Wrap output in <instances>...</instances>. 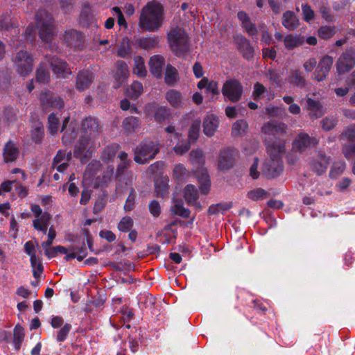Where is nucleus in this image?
I'll list each match as a JSON object with an SVG mask.
<instances>
[{
  "mask_svg": "<svg viewBox=\"0 0 355 355\" xmlns=\"http://www.w3.org/2000/svg\"><path fill=\"white\" fill-rule=\"evenodd\" d=\"M164 20V9L162 4L156 0H153L142 8L139 26L143 31L155 32L162 27Z\"/></svg>",
  "mask_w": 355,
  "mask_h": 355,
  "instance_id": "nucleus-1",
  "label": "nucleus"
},
{
  "mask_svg": "<svg viewBox=\"0 0 355 355\" xmlns=\"http://www.w3.org/2000/svg\"><path fill=\"white\" fill-rule=\"evenodd\" d=\"M35 21L40 38L44 44L49 45L50 50L56 51L58 46L52 42L55 34V26L51 14L46 10H39L35 15Z\"/></svg>",
  "mask_w": 355,
  "mask_h": 355,
  "instance_id": "nucleus-2",
  "label": "nucleus"
},
{
  "mask_svg": "<svg viewBox=\"0 0 355 355\" xmlns=\"http://www.w3.org/2000/svg\"><path fill=\"white\" fill-rule=\"evenodd\" d=\"M101 163L98 161H92L90 162L84 173L83 182L85 185L98 187L106 184L113 175L114 167L108 166L107 171L105 172L102 178H100L98 173H101Z\"/></svg>",
  "mask_w": 355,
  "mask_h": 355,
  "instance_id": "nucleus-3",
  "label": "nucleus"
},
{
  "mask_svg": "<svg viewBox=\"0 0 355 355\" xmlns=\"http://www.w3.org/2000/svg\"><path fill=\"white\" fill-rule=\"evenodd\" d=\"M270 160L266 164L268 175L272 178L279 175L283 170L282 155L284 152V144L281 141L266 143Z\"/></svg>",
  "mask_w": 355,
  "mask_h": 355,
  "instance_id": "nucleus-4",
  "label": "nucleus"
},
{
  "mask_svg": "<svg viewBox=\"0 0 355 355\" xmlns=\"http://www.w3.org/2000/svg\"><path fill=\"white\" fill-rule=\"evenodd\" d=\"M168 40L172 51L178 56L183 55L189 51L188 35L184 30L176 27L168 34Z\"/></svg>",
  "mask_w": 355,
  "mask_h": 355,
  "instance_id": "nucleus-5",
  "label": "nucleus"
},
{
  "mask_svg": "<svg viewBox=\"0 0 355 355\" xmlns=\"http://www.w3.org/2000/svg\"><path fill=\"white\" fill-rule=\"evenodd\" d=\"M160 148L157 141L146 140L141 142L135 150V161L139 164H144L154 159Z\"/></svg>",
  "mask_w": 355,
  "mask_h": 355,
  "instance_id": "nucleus-6",
  "label": "nucleus"
},
{
  "mask_svg": "<svg viewBox=\"0 0 355 355\" xmlns=\"http://www.w3.org/2000/svg\"><path fill=\"white\" fill-rule=\"evenodd\" d=\"M13 63L17 72L24 77L29 75L33 68L32 55L26 51H20L14 57Z\"/></svg>",
  "mask_w": 355,
  "mask_h": 355,
  "instance_id": "nucleus-7",
  "label": "nucleus"
},
{
  "mask_svg": "<svg viewBox=\"0 0 355 355\" xmlns=\"http://www.w3.org/2000/svg\"><path fill=\"white\" fill-rule=\"evenodd\" d=\"M95 149L96 144L94 139L80 135L74 148V156L79 158L82 162H85Z\"/></svg>",
  "mask_w": 355,
  "mask_h": 355,
  "instance_id": "nucleus-8",
  "label": "nucleus"
},
{
  "mask_svg": "<svg viewBox=\"0 0 355 355\" xmlns=\"http://www.w3.org/2000/svg\"><path fill=\"white\" fill-rule=\"evenodd\" d=\"M222 94L225 98L232 102H236L241 98L243 94V86L236 79L231 78L227 80L222 88Z\"/></svg>",
  "mask_w": 355,
  "mask_h": 355,
  "instance_id": "nucleus-9",
  "label": "nucleus"
},
{
  "mask_svg": "<svg viewBox=\"0 0 355 355\" xmlns=\"http://www.w3.org/2000/svg\"><path fill=\"white\" fill-rule=\"evenodd\" d=\"M318 144V140L311 137L309 135L302 132L297 135L293 142V150L302 153L307 148L314 147Z\"/></svg>",
  "mask_w": 355,
  "mask_h": 355,
  "instance_id": "nucleus-10",
  "label": "nucleus"
},
{
  "mask_svg": "<svg viewBox=\"0 0 355 355\" xmlns=\"http://www.w3.org/2000/svg\"><path fill=\"white\" fill-rule=\"evenodd\" d=\"M55 251L58 253L65 254L64 259L68 261L76 258L79 261H82L87 255L86 248L83 246H72L67 248L64 246H55Z\"/></svg>",
  "mask_w": 355,
  "mask_h": 355,
  "instance_id": "nucleus-11",
  "label": "nucleus"
},
{
  "mask_svg": "<svg viewBox=\"0 0 355 355\" xmlns=\"http://www.w3.org/2000/svg\"><path fill=\"white\" fill-rule=\"evenodd\" d=\"M46 59L49 62L53 72L58 77L65 78L71 74V71L66 62L55 57L49 59L46 56Z\"/></svg>",
  "mask_w": 355,
  "mask_h": 355,
  "instance_id": "nucleus-12",
  "label": "nucleus"
},
{
  "mask_svg": "<svg viewBox=\"0 0 355 355\" xmlns=\"http://www.w3.org/2000/svg\"><path fill=\"white\" fill-rule=\"evenodd\" d=\"M355 64V52L347 50L342 54L337 62V71L339 74L348 71Z\"/></svg>",
  "mask_w": 355,
  "mask_h": 355,
  "instance_id": "nucleus-13",
  "label": "nucleus"
},
{
  "mask_svg": "<svg viewBox=\"0 0 355 355\" xmlns=\"http://www.w3.org/2000/svg\"><path fill=\"white\" fill-rule=\"evenodd\" d=\"M333 64V58L329 55L323 57L313 74L314 79L318 81L323 80L328 75Z\"/></svg>",
  "mask_w": 355,
  "mask_h": 355,
  "instance_id": "nucleus-14",
  "label": "nucleus"
},
{
  "mask_svg": "<svg viewBox=\"0 0 355 355\" xmlns=\"http://www.w3.org/2000/svg\"><path fill=\"white\" fill-rule=\"evenodd\" d=\"M64 40L68 46L74 49H81L84 45L83 35L73 29L65 32Z\"/></svg>",
  "mask_w": 355,
  "mask_h": 355,
  "instance_id": "nucleus-15",
  "label": "nucleus"
},
{
  "mask_svg": "<svg viewBox=\"0 0 355 355\" xmlns=\"http://www.w3.org/2000/svg\"><path fill=\"white\" fill-rule=\"evenodd\" d=\"M236 152L232 148H225L220 152L218 159V166L220 170L230 168L234 163Z\"/></svg>",
  "mask_w": 355,
  "mask_h": 355,
  "instance_id": "nucleus-16",
  "label": "nucleus"
},
{
  "mask_svg": "<svg viewBox=\"0 0 355 355\" xmlns=\"http://www.w3.org/2000/svg\"><path fill=\"white\" fill-rule=\"evenodd\" d=\"M116 71L114 73V83L113 87L119 88L128 79L129 71L127 64L123 61H117Z\"/></svg>",
  "mask_w": 355,
  "mask_h": 355,
  "instance_id": "nucleus-17",
  "label": "nucleus"
},
{
  "mask_svg": "<svg viewBox=\"0 0 355 355\" xmlns=\"http://www.w3.org/2000/svg\"><path fill=\"white\" fill-rule=\"evenodd\" d=\"M329 164V157L324 153L318 152L310 162L311 168L318 175H322L325 173Z\"/></svg>",
  "mask_w": 355,
  "mask_h": 355,
  "instance_id": "nucleus-18",
  "label": "nucleus"
},
{
  "mask_svg": "<svg viewBox=\"0 0 355 355\" xmlns=\"http://www.w3.org/2000/svg\"><path fill=\"white\" fill-rule=\"evenodd\" d=\"M71 159V152H66L64 150H60L58 151L55 157L53 162V168H56L57 171L62 173L64 171L68 166L69 162Z\"/></svg>",
  "mask_w": 355,
  "mask_h": 355,
  "instance_id": "nucleus-19",
  "label": "nucleus"
},
{
  "mask_svg": "<svg viewBox=\"0 0 355 355\" xmlns=\"http://www.w3.org/2000/svg\"><path fill=\"white\" fill-rule=\"evenodd\" d=\"M42 106L44 110L49 107L62 108L64 106L63 100L58 96H54L50 92L42 93L40 96Z\"/></svg>",
  "mask_w": 355,
  "mask_h": 355,
  "instance_id": "nucleus-20",
  "label": "nucleus"
},
{
  "mask_svg": "<svg viewBox=\"0 0 355 355\" xmlns=\"http://www.w3.org/2000/svg\"><path fill=\"white\" fill-rule=\"evenodd\" d=\"M98 130V121L93 118H87L82 123L81 136L95 139Z\"/></svg>",
  "mask_w": 355,
  "mask_h": 355,
  "instance_id": "nucleus-21",
  "label": "nucleus"
},
{
  "mask_svg": "<svg viewBox=\"0 0 355 355\" xmlns=\"http://www.w3.org/2000/svg\"><path fill=\"white\" fill-rule=\"evenodd\" d=\"M80 21L83 26L91 28H97V21L92 14L91 8L87 3L83 4L80 12Z\"/></svg>",
  "mask_w": 355,
  "mask_h": 355,
  "instance_id": "nucleus-22",
  "label": "nucleus"
},
{
  "mask_svg": "<svg viewBox=\"0 0 355 355\" xmlns=\"http://www.w3.org/2000/svg\"><path fill=\"white\" fill-rule=\"evenodd\" d=\"M197 87L200 89H205L207 96L213 98L219 94L218 83L215 80H209L207 78H202L198 83Z\"/></svg>",
  "mask_w": 355,
  "mask_h": 355,
  "instance_id": "nucleus-23",
  "label": "nucleus"
},
{
  "mask_svg": "<svg viewBox=\"0 0 355 355\" xmlns=\"http://www.w3.org/2000/svg\"><path fill=\"white\" fill-rule=\"evenodd\" d=\"M234 42L244 58L250 59L253 57V48L250 45V42L244 36L241 35H236L234 37Z\"/></svg>",
  "mask_w": 355,
  "mask_h": 355,
  "instance_id": "nucleus-24",
  "label": "nucleus"
},
{
  "mask_svg": "<svg viewBox=\"0 0 355 355\" xmlns=\"http://www.w3.org/2000/svg\"><path fill=\"white\" fill-rule=\"evenodd\" d=\"M93 80L94 74L91 71H81L77 76L76 87L79 91H84L89 87Z\"/></svg>",
  "mask_w": 355,
  "mask_h": 355,
  "instance_id": "nucleus-25",
  "label": "nucleus"
},
{
  "mask_svg": "<svg viewBox=\"0 0 355 355\" xmlns=\"http://www.w3.org/2000/svg\"><path fill=\"white\" fill-rule=\"evenodd\" d=\"M141 128V121L135 116H128L123 119L122 128L126 135L137 132Z\"/></svg>",
  "mask_w": 355,
  "mask_h": 355,
  "instance_id": "nucleus-26",
  "label": "nucleus"
},
{
  "mask_svg": "<svg viewBox=\"0 0 355 355\" xmlns=\"http://www.w3.org/2000/svg\"><path fill=\"white\" fill-rule=\"evenodd\" d=\"M69 121V117H67L62 127V131L64 132L62 137V141L64 144H71L73 139L77 136V132L76 130V124L71 122L69 125H67Z\"/></svg>",
  "mask_w": 355,
  "mask_h": 355,
  "instance_id": "nucleus-27",
  "label": "nucleus"
},
{
  "mask_svg": "<svg viewBox=\"0 0 355 355\" xmlns=\"http://www.w3.org/2000/svg\"><path fill=\"white\" fill-rule=\"evenodd\" d=\"M165 98L169 105L174 108H183L184 101L181 93L175 89H169L165 94Z\"/></svg>",
  "mask_w": 355,
  "mask_h": 355,
  "instance_id": "nucleus-28",
  "label": "nucleus"
},
{
  "mask_svg": "<svg viewBox=\"0 0 355 355\" xmlns=\"http://www.w3.org/2000/svg\"><path fill=\"white\" fill-rule=\"evenodd\" d=\"M164 58L159 55H153L149 60V67L151 73L156 78L162 75V69L164 65Z\"/></svg>",
  "mask_w": 355,
  "mask_h": 355,
  "instance_id": "nucleus-29",
  "label": "nucleus"
},
{
  "mask_svg": "<svg viewBox=\"0 0 355 355\" xmlns=\"http://www.w3.org/2000/svg\"><path fill=\"white\" fill-rule=\"evenodd\" d=\"M286 129V125L284 123L272 121L264 123L261 130L264 134L275 135L284 132Z\"/></svg>",
  "mask_w": 355,
  "mask_h": 355,
  "instance_id": "nucleus-30",
  "label": "nucleus"
},
{
  "mask_svg": "<svg viewBox=\"0 0 355 355\" xmlns=\"http://www.w3.org/2000/svg\"><path fill=\"white\" fill-rule=\"evenodd\" d=\"M159 43V38L157 36L142 37L135 38L133 45L144 50H148L155 48Z\"/></svg>",
  "mask_w": 355,
  "mask_h": 355,
  "instance_id": "nucleus-31",
  "label": "nucleus"
},
{
  "mask_svg": "<svg viewBox=\"0 0 355 355\" xmlns=\"http://www.w3.org/2000/svg\"><path fill=\"white\" fill-rule=\"evenodd\" d=\"M218 126V119L214 114L207 115L203 121V132L207 137L214 135Z\"/></svg>",
  "mask_w": 355,
  "mask_h": 355,
  "instance_id": "nucleus-32",
  "label": "nucleus"
},
{
  "mask_svg": "<svg viewBox=\"0 0 355 355\" xmlns=\"http://www.w3.org/2000/svg\"><path fill=\"white\" fill-rule=\"evenodd\" d=\"M184 198L189 205L194 206L196 209H201V205L197 201L198 198V191L192 184H188L184 188Z\"/></svg>",
  "mask_w": 355,
  "mask_h": 355,
  "instance_id": "nucleus-33",
  "label": "nucleus"
},
{
  "mask_svg": "<svg viewBox=\"0 0 355 355\" xmlns=\"http://www.w3.org/2000/svg\"><path fill=\"white\" fill-rule=\"evenodd\" d=\"M19 156V149L12 141H8L3 149V158L6 162L15 161Z\"/></svg>",
  "mask_w": 355,
  "mask_h": 355,
  "instance_id": "nucleus-34",
  "label": "nucleus"
},
{
  "mask_svg": "<svg viewBox=\"0 0 355 355\" xmlns=\"http://www.w3.org/2000/svg\"><path fill=\"white\" fill-rule=\"evenodd\" d=\"M51 218V214L47 212H44L33 221V227L37 230L41 231L44 234H46Z\"/></svg>",
  "mask_w": 355,
  "mask_h": 355,
  "instance_id": "nucleus-35",
  "label": "nucleus"
},
{
  "mask_svg": "<svg viewBox=\"0 0 355 355\" xmlns=\"http://www.w3.org/2000/svg\"><path fill=\"white\" fill-rule=\"evenodd\" d=\"M237 15L248 34L251 36L256 35L257 29L255 25L250 21L248 15L243 11L239 12Z\"/></svg>",
  "mask_w": 355,
  "mask_h": 355,
  "instance_id": "nucleus-36",
  "label": "nucleus"
},
{
  "mask_svg": "<svg viewBox=\"0 0 355 355\" xmlns=\"http://www.w3.org/2000/svg\"><path fill=\"white\" fill-rule=\"evenodd\" d=\"M196 176L200 183V189L202 193H208L210 187V179L207 171L205 169H202L196 173Z\"/></svg>",
  "mask_w": 355,
  "mask_h": 355,
  "instance_id": "nucleus-37",
  "label": "nucleus"
},
{
  "mask_svg": "<svg viewBox=\"0 0 355 355\" xmlns=\"http://www.w3.org/2000/svg\"><path fill=\"white\" fill-rule=\"evenodd\" d=\"M282 24L286 28L292 31L298 26L299 20L293 12L287 11L284 13Z\"/></svg>",
  "mask_w": 355,
  "mask_h": 355,
  "instance_id": "nucleus-38",
  "label": "nucleus"
},
{
  "mask_svg": "<svg viewBox=\"0 0 355 355\" xmlns=\"http://www.w3.org/2000/svg\"><path fill=\"white\" fill-rule=\"evenodd\" d=\"M307 105L310 111L309 115L313 119H318L324 113V110L320 103L311 98H308Z\"/></svg>",
  "mask_w": 355,
  "mask_h": 355,
  "instance_id": "nucleus-39",
  "label": "nucleus"
},
{
  "mask_svg": "<svg viewBox=\"0 0 355 355\" xmlns=\"http://www.w3.org/2000/svg\"><path fill=\"white\" fill-rule=\"evenodd\" d=\"M2 119L4 125H10L17 121L18 119V110L14 107L6 108L2 114Z\"/></svg>",
  "mask_w": 355,
  "mask_h": 355,
  "instance_id": "nucleus-40",
  "label": "nucleus"
},
{
  "mask_svg": "<svg viewBox=\"0 0 355 355\" xmlns=\"http://www.w3.org/2000/svg\"><path fill=\"white\" fill-rule=\"evenodd\" d=\"M176 236L175 230L173 229V225L170 224L165 227L160 235V241L164 243H171Z\"/></svg>",
  "mask_w": 355,
  "mask_h": 355,
  "instance_id": "nucleus-41",
  "label": "nucleus"
},
{
  "mask_svg": "<svg viewBox=\"0 0 355 355\" xmlns=\"http://www.w3.org/2000/svg\"><path fill=\"white\" fill-rule=\"evenodd\" d=\"M120 163L116 171V178L121 182V175L130 166L131 160L128 159V154L125 152H120L119 154Z\"/></svg>",
  "mask_w": 355,
  "mask_h": 355,
  "instance_id": "nucleus-42",
  "label": "nucleus"
},
{
  "mask_svg": "<svg viewBox=\"0 0 355 355\" xmlns=\"http://www.w3.org/2000/svg\"><path fill=\"white\" fill-rule=\"evenodd\" d=\"M133 73L139 77H144L147 73L145 62L142 57L135 56L134 58Z\"/></svg>",
  "mask_w": 355,
  "mask_h": 355,
  "instance_id": "nucleus-43",
  "label": "nucleus"
},
{
  "mask_svg": "<svg viewBox=\"0 0 355 355\" xmlns=\"http://www.w3.org/2000/svg\"><path fill=\"white\" fill-rule=\"evenodd\" d=\"M304 38L297 35H288L284 39L285 47L288 49H293L304 43Z\"/></svg>",
  "mask_w": 355,
  "mask_h": 355,
  "instance_id": "nucleus-44",
  "label": "nucleus"
},
{
  "mask_svg": "<svg viewBox=\"0 0 355 355\" xmlns=\"http://www.w3.org/2000/svg\"><path fill=\"white\" fill-rule=\"evenodd\" d=\"M143 85L139 81H134L126 90V95L132 99L137 98L143 93Z\"/></svg>",
  "mask_w": 355,
  "mask_h": 355,
  "instance_id": "nucleus-45",
  "label": "nucleus"
},
{
  "mask_svg": "<svg viewBox=\"0 0 355 355\" xmlns=\"http://www.w3.org/2000/svg\"><path fill=\"white\" fill-rule=\"evenodd\" d=\"M31 139L35 143L40 142L44 136V128L42 122L36 121L32 126Z\"/></svg>",
  "mask_w": 355,
  "mask_h": 355,
  "instance_id": "nucleus-46",
  "label": "nucleus"
},
{
  "mask_svg": "<svg viewBox=\"0 0 355 355\" xmlns=\"http://www.w3.org/2000/svg\"><path fill=\"white\" fill-rule=\"evenodd\" d=\"M132 52L130 41L128 37H125L123 38L119 49H118V55L121 58H127L130 55Z\"/></svg>",
  "mask_w": 355,
  "mask_h": 355,
  "instance_id": "nucleus-47",
  "label": "nucleus"
},
{
  "mask_svg": "<svg viewBox=\"0 0 355 355\" xmlns=\"http://www.w3.org/2000/svg\"><path fill=\"white\" fill-rule=\"evenodd\" d=\"M164 80L167 85H173L178 80V73L177 69L170 64L167 65L165 71Z\"/></svg>",
  "mask_w": 355,
  "mask_h": 355,
  "instance_id": "nucleus-48",
  "label": "nucleus"
},
{
  "mask_svg": "<svg viewBox=\"0 0 355 355\" xmlns=\"http://www.w3.org/2000/svg\"><path fill=\"white\" fill-rule=\"evenodd\" d=\"M49 80V72L44 64L41 63L36 71V81L39 83H47Z\"/></svg>",
  "mask_w": 355,
  "mask_h": 355,
  "instance_id": "nucleus-49",
  "label": "nucleus"
},
{
  "mask_svg": "<svg viewBox=\"0 0 355 355\" xmlns=\"http://www.w3.org/2000/svg\"><path fill=\"white\" fill-rule=\"evenodd\" d=\"M171 115V110L166 106H160L157 107L155 112V120L159 123H162L164 122Z\"/></svg>",
  "mask_w": 355,
  "mask_h": 355,
  "instance_id": "nucleus-50",
  "label": "nucleus"
},
{
  "mask_svg": "<svg viewBox=\"0 0 355 355\" xmlns=\"http://www.w3.org/2000/svg\"><path fill=\"white\" fill-rule=\"evenodd\" d=\"M119 149V146L116 144H112L106 146L102 153L103 159L105 161L112 160Z\"/></svg>",
  "mask_w": 355,
  "mask_h": 355,
  "instance_id": "nucleus-51",
  "label": "nucleus"
},
{
  "mask_svg": "<svg viewBox=\"0 0 355 355\" xmlns=\"http://www.w3.org/2000/svg\"><path fill=\"white\" fill-rule=\"evenodd\" d=\"M288 82L297 87H303L305 85L306 80L298 70L291 71L288 76Z\"/></svg>",
  "mask_w": 355,
  "mask_h": 355,
  "instance_id": "nucleus-52",
  "label": "nucleus"
},
{
  "mask_svg": "<svg viewBox=\"0 0 355 355\" xmlns=\"http://www.w3.org/2000/svg\"><path fill=\"white\" fill-rule=\"evenodd\" d=\"M247 129V122L244 120H238L233 124L232 133L234 137L241 136L246 132Z\"/></svg>",
  "mask_w": 355,
  "mask_h": 355,
  "instance_id": "nucleus-53",
  "label": "nucleus"
},
{
  "mask_svg": "<svg viewBox=\"0 0 355 355\" xmlns=\"http://www.w3.org/2000/svg\"><path fill=\"white\" fill-rule=\"evenodd\" d=\"M190 173L187 168L181 164H176L173 168V176L178 181H182L187 178Z\"/></svg>",
  "mask_w": 355,
  "mask_h": 355,
  "instance_id": "nucleus-54",
  "label": "nucleus"
},
{
  "mask_svg": "<svg viewBox=\"0 0 355 355\" xmlns=\"http://www.w3.org/2000/svg\"><path fill=\"white\" fill-rule=\"evenodd\" d=\"M201 121L200 119H196L193 121L189 130V138L191 142H195L198 137L200 129Z\"/></svg>",
  "mask_w": 355,
  "mask_h": 355,
  "instance_id": "nucleus-55",
  "label": "nucleus"
},
{
  "mask_svg": "<svg viewBox=\"0 0 355 355\" xmlns=\"http://www.w3.org/2000/svg\"><path fill=\"white\" fill-rule=\"evenodd\" d=\"M248 197L252 200L257 201L267 198L268 193L261 188H257L250 191L248 193Z\"/></svg>",
  "mask_w": 355,
  "mask_h": 355,
  "instance_id": "nucleus-56",
  "label": "nucleus"
},
{
  "mask_svg": "<svg viewBox=\"0 0 355 355\" xmlns=\"http://www.w3.org/2000/svg\"><path fill=\"white\" fill-rule=\"evenodd\" d=\"M24 338V329L21 326H16L14 329L13 344L15 349H19Z\"/></svg>",
  "mask_w": 355,
  "mask_h": 355,
  "instance_id": "nucleus-57",
  "label": "nucleus"
},
{
  "mask_svg": "<svg viewBox=\"0 0 355 355\" xmlns=\"http://www.w3.org/2000/svg\"><path fill=\"white\" fill-rule=\"evenodd\" d=\"M345 167L346 164L343 161H338L334 162L331 166L329 173V176L331 178H336L343 173V171L345 169Z\"/></svg>",
  "mask_w": 355,
  "mask_h": 355,
  "instance_id": "nucleus-58",
  "label": "nucleus"
},
{
  "mask_svg": "<svg viewBox=\"0 0 355 355\" xmlns=\"http://www.w3.org/2000/svg\"><path fill=\"white\" fill-rule=\"evenodd\" d=\"M134 221L130 216L123 217L118 223V229L120 232H130L133 227Z\"/></svg>",
  "mask_w": 355,
  "mask_h": 355,
  "instance_id": "nucleus-59",
  "label": "nucleus"
},
{
  "mask_svg": "<svg viewBox=\"0 0 355 355\" xmlns=\"http://www.w3.org/2000/svg\"><path fill=\"white\" fill-rule=\"evenodd\" d=\"M33 277L37 279L43 272V266L38 257L31 259Z\"/></svg>",
  "mask_w": 355,
  "mask_h": 355,
  "instance_id": "nucleus-60",
  "label": "nucleus"
},
{
  "mask_svg": "<svg viewBox=\"0 0 355 355\" xmlns=\"http://www.w3.org/2000/svg\"><path fill=\"white\" fill-rule=\"evenodd\" d=\"M172 211L175 214L179 215L183 218H188L190 214L189 209L184 208L181 202H175L174 205L172 207Z\"/></svg>",
  "mask_w": 355,
  "mask_h": 355,
  "instance_id": "nucleus-61",
  "label": "nucleus"
},
{
  "mask_svg": "<svg viewBox=\"0 0 355 355\" xmlns=\"http://www.w3.org/2000/svg\"><path fill=\"white\" fill-rule=\"evenodd\" d=\"M337 123L338 118L336 116H328L321 121L322 128L326 131L333 129Z\"/></svg>",
  "mask_w": 355,
  "mask_h": 355,
  "instance_id": "nucleus-62",
  "label": "nucleus"
},
{
  "mask_svg": "<svg viewBox=\"0 0 355 355\" xmlns=\"http://www.w3.org/2000/svg\"><path fill=\"white\" fill-rule=\"evenodd\" d=\"M155 193L157 196L164 197L168 193L167 180L155 182Z\"/></svg>",
  "mask_w": 355,
  "mask_h": 355,
  "instance_id": "nucleus-63",
  "label": "nucleus"
},
{
  "mask_svg": "<svg viewBox=\"0 0 355 355\" xmlns=\"http://www.w3.org/2000/svg\"><path fill=\"white\" fill-rule=\"evenodd\" d=\"M345 137L349 141H355V124L348 125L343 132L341 139Z\"/></svg>",
  "mask_w": 355,
  "mask_h": 355,
  "instance_id": "nucleus-64",
  "label": "nucleus"
}]
</instances>
